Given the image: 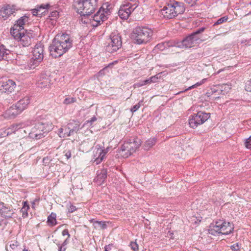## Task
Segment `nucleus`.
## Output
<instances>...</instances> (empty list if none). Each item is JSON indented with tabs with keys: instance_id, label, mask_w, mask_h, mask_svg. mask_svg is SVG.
Segmentation results:
<instances>
[{
	"instance_id": "1",
	"label": "nucleus",
	"mask_w": 251,
	"mask_h": 251,
	"mask_svg": "<svg viewBox=\"0 0 251 251\" xmlns=\"http://www.w3.org/2000/svg\"><path fill=\"white\" fill-rule=\"evenodd\" d=\"M73 43L71 34L66 32L58 33L49 47L50 55L54 58L61 57L73 47Z\"/></svg>"
},
{
	"instance_id": "2",
	"label": "nucleus",
	"mask_w": 251,
	"mask_h": 251,
	"mask_svg": "<svg viewBox=\"0 0 251 251\" xmlns=\"http://www.w3.org/2000/svg\"><path fill=\"white\" fill-rule=\"evenodd\" d=\"M152 30L146 26H137L133 28L131 38L134 43L138 45L146 44L152 38Z\"/></svg>"
},
{
	"instance_id": "3",
	"label": "nucleus",
	"mask_w": 251,
	"mask_h": 251,
	"mask_svg": "<svg viewBox=\"0 0 251 251\" xmlns=\"http://www.w3.org/2000/svg\"><path fill=\"white\" fill-rule=\"evenodd\" d=\"M52 129V125L49 122H38L32 127L28 134L30 138L39 140L44 137Z\"/></svg>"
},
{
	"instance_id": "4",
	"label": "nucleus",
	"mask_w": 251,
	"mask_h": 251,
	"mask_svg": "<svg viewBox=\"0 0 251 251\" xmlns=\"http://www.w3.org/2000/svg\"><path fill=\"white\" fill-rule=\"evenodd\" d=\"M141 144V140L138 137L130 139L121 147L119 153L123 157L127 158L139 148Z\"/></svg>"
},
{
	"instance_id": "5",
	"label": "nucleus",
	"mask_w": 251,
	"mask_h": 251,
	"mask_svg": "<svg viewBox=\"0 0 251 251\" xmlns=\"http://www.w3.org/2000/svg\"><path fill=\"white\" fill-rule=\"evenodd\" d=\"M98 0H74L73 6L76 12L86 11V13L93 14L97 7Z\"/></svg>"
},
{
	"instance_id": "6",
	"label": "nucleus",
	"mask_w": 251,
	"mask_h": 251,
	"mask_svg": "<svg viewBox=\"0 0 251 251\" xmlns=\"http://www.w3.org/2000/svg\"><path fill=\"white\" fill-rule=\"evenodd\" d=\"M33 56L28 61L26 67L29 70L34 69L43 61L44 58L43 47L35 46L33 50Z\"/></svg>"
},
{
	"instance_id": "7",
	"label": "nucleus",
	"mask_w": 251,
	"mask_h": 251,
	"mask_svg": "<svg viewBox=\"0 0 251 251\" xmlns=\"http://www.w3.org/2000/svg\"><path fill=\"white\" fill-rule=\"evenodd\" d=\"M122 45L121 36L117 31L113 32L109 36V42L105 46V50L109 53H114L122 47Z\"/></svg>"
},
{
	"instance_id": "8",
	"label": "nucleus",
	"mask_w": 251,
	"mask_h": 251,
	"mask_svg": "<svg viewBox=\"0 0 251 251\" xmlns=\"http://www.w3.org/2000/svg\"><path fill=\"white\" fill-rule=\"evenodd\" d=\"M210 116L209 113L203 111H199L196 114L192 115L189 120L190 126L194 129L198 126L201 125L206 121Z\"/></svg>"
},
{
	"instance_id": "9",
	"label": "nucleus",
	"mask_w": 251,
	"mask_h": 251,
	"mask_svg": "<svg viewBox=\"0 0 251 251\" xmlns=\"http://www.w3.org/2000/svg\"><path fill=\"white\" fill-rule=\"evenodd\" d=\"M137 6L138 5L136 3L132 4L127 1H124V3L120 7L118 11V15L122 19H127L131 12H133Z\"/></svg>"
},
{
	"instance_id": "10",
	"label": "nucleus",
	"mask_w": 251,
	"mask_h": 251,
	"mask_svg": "<svg viewBox=\"0 0 251 251\" xmlns=\"http://www.w3.org/2000/svg\"><path fill=\"white\" fill-rule=\"evenodd\" d=\"M109 150V148H101L100 145H97L93 151V157L92 160L96 165L100 164L104 159L106 154Z\"/></svg>"
},
{
	"instance_id": "11",
	"label": "nucleus",
	"mask_w": 251,
	"mask_h": 251,
	"mask_svg": "<svg viewBox=\"0 0 251 251\" xmlns=\"http://www.w3.org/2000/svg\"><path fill=\"white\" fill-rule=\"evenodd\" d=\"M16 86L14 80L3 76L0 78V91L1 92L11 93L14 90Z\"/></svg>"
},
{
	"instance_id": "12",
	"label": "nucleus",
	"mask_w": 251,
	"mask_h": 251,
	"mask_svg": "<svg viewBox=\"0 0 251 251\" xmlns=\"http://www.w3.org/2000/svg\"><path fill=\"white\" fill-rule=\"evenodd\" d=\"M30 102V99L28 96H25L18 101L15 105L11 107L12 110H16V112H13L11 114L14 116L21 113L24 110L27 108Z\"/></svg>"
},
{
	"instance_id": "13",
	"label": "nucleus",
	"mask_w": 251,
	"mask_h": 251,
	"mask_svg": "<svg viewBox=\"0 0 251 251\" xmlns=\"http://www.w3.org/2000/svg\"><path fill=\"white\" fill-rule=\"evenodd\" d=\"M201 42L199 38L195 36L192 33L184 38L178 47L181 48H190L197 44Z\"/></svg>"
},
{
	"instance_id": "14",
	"label": "nucleus",
	"mask_w": 251,
	"mask_h": 251,
	"mask_svg": "<svg viewBox=\"0 0 251 251\" xmlns=\"http://www.w3.org/2000/svg\"><path fill=\"white\" fill-rule=\"evenodd\" d=\"M15 213L14 209L11 206L0 201V215L5 219H9L13 217Z\"/></svg>"
},
{
	"instance_id": "15",
	"label": "nucleus",
	"mask_w": 251,
	"mask_h": 251,
	"mask_svg": "<svg viewBox=\"0 0 251 251\" xmlns=\"http://www.w3.org/2000/svg\"><path fill=\"white\" fill-rule=\"evenodd\" d=\"M20 9L15 5L7 4L0 10V17L4 20L7 19L10 15Z\"/></svg>"
},
{
	"instance_id": "16",
	"label": "nucleus",
	"mask_w": 251,
	"mask_h": 251,
	"mask_svg": "<svg viewBox=\"0 0 251 251\" xmlns=\"http://www.w3.org/2000/svg\"><path fill=\"white\" fill-rule=\"evenodd\" d=\"M51 7L49 3L37 5L35 8L31 9V13L34 16L42 17L48 12L49 9Z\"/></svg>"
},
{
	"instance_id": "17",
	"label": "nucleus",
	"mask_w": 251,
	"mask_h": 251,
	"mask_svg": "<svg viewBox=\"0 0 251 251\" xmlns=\"http://www.w3.org/2000/svg\"><path fill=\"white\" fill-rule=\"evenodd\" d=\"M108 17L103 15L100 11L98 10V11L95 14V15L93 17V21L92 22V25L93 27H97L99 25H101V24L106 20H107Z\"/></svg>"
},
{
	"instance_id": "18",
	"label": "nucleus",
	"mask_w": 251,
	"mask_h": 251,
	"mask_svg": "<svg viewBox=\"0 0 251 251\" xmlns=\"http://www.w3.org/2000/svg\"><path fill=\"white\" fill-rule=\"evenodd\" d=\"M97 176L94 178V181L96 182L98 185H101L104 183L105 180L107 177V171L105 169L99 170L97 171Z\"/></svg>"
},
{
	"instance_id": "19",
	"label": "nucleus",
	"mask_w": 251,
	"mask_h": 251,
	"mask_svg": "<svg viewBox=\"0 0 251 251\" xmlns=\"http://www.w3.org/2000/svg\"><path fill=\"white\" fill-rule=\"evenodd\" d=\"M219 223L221 225L220 228L221 231L223 232L222 234L228 235L233 232L234 227L229 222L220 220Z\"/></svg>"
},
{
	"instance_id": "20",
	"label": "nucleus",
	"mask_w": 251,
	"mask_h": 251,
	"mask_svg": "<svg viewBox=\"0 0 251 251\" xmlns=\"http://www.w3.org/2000/svg\"><path fill=\"white\" fill-rule=\"evenodd\" d=\"M173 8L172 4H168L167 6L163 7L160 10V13L165 18L168 19L173 18L175 17V13H174Z\"/></svg>"
},
{
	"instance_id": "21",
	"label": "nucleus",
	"mask_w": 251,
	"mask_h": 251,
	"mask_svg": "<svg viewBox=\"0 0 251 251\" xmlns=\"http://www.w3.org/2000/svg\"><path fill=\"white\" fill-rule=\"evenodd\" d=\"M68 128L72 135L76 133L80 129L82 128L80 122L77 120H71L67 124Z\"/></svg>"
},
{
	"instance_id": "22",
	"label": "nucleus",
	"mask_w": 251,
	"mask_h": 251,
	"mask_svg": "<svg viewBox=\"0 0 251 251\" xmlns=\"http://www.w3.org/2000/svg\"><path fill=\"white\" fill-rule=\"evenodd\" d=\"M219 221H216L214 223L211 224L208 229L209 233L214 236H219L222 234L223 232L221 231Z\"/></svg>"
},
{
	"instance_id": "23",
	"label": "nucleus",
	"mask_w": 251,
	"mask_h": 251,
	"mask_svg": "<svg viewBox=\"0 0 251 251\" xmlns=\"http://www.w3.org/2000/svg\"><path fill=\"white\" fill-rule=\"evenodd\" d=\"M173 6V12L175 13V17L177 16L178 14H181L185 11V7L182 2L176 1L172 4Z\"/></svg>"
},
{
	"instance_id": "24",
	"label": "nucleus",
	"mask_w": 251,
	"mask_h": 251,
	"mask_svg": "<svg viewBox=\"0 0 251 251\" xmlns=\"http://www.w3.org/2000/svg\"><path fill=\"white\" fill-rule=\"evenodd\" d=\"M175 46H176L175 43L173 41H165L157 44L155 47V50L163 51L170 47Z\"/></svg>"
},
{
	"instance_id": "25",
	"label": "nucleus",
	"mask_w": 251,
	"mask_h": 251,
	"mask_svg": "<svg viewBox=\"0 0 251 251\" xmlns=\"http://www.w3.org/2000/svg\"><path fill=\"white\" fill-rule=\"evenodd\" d=\"M28 126V122L21 123L11 126L7 132V135L11 134L12 132L15 133L16 131L25 128L26 126Z\"/></svg>"
},
{
	"instance_id": "26",
	"label": "nucleus",
	"mask_w": 251,
	"mask_h": 251,
	"mask_svg": "<svg viewBox=\"0 0 251 251\" xmlns=\"http://www.w3.org/2000/svg\"><path fill=\"white\" fill-rule=\"evenodd\" d=\"M50 79L47 75H42L38 82V86L41 88H45L50 84Z\"/></svg>"
},
{
	"instance_id": "27",
	"label": "nucleus",
	"mask_w": 251,
	"mask_h": 251,
	"mask_svg": "<svg viewBox=\"0 0 251 251\" xmlns=\"http://www.w3.org/2000/svg\"><path fill=\"white\" fill-rule=\"evenodd\" d=\"M222 90L219 89L217 87H214L213 88H211L210 90H208L206 92V95L207 96V97H212V95L215 94V96L212 97V98L213 100H215L220 98V97L217 95H219L221 94H222Z\"/></svg>"
},
{
	"instance_id": "28",
	"label": "nucleus",
	"mask_w": 251,
	"mask_h": 251,
	"mask_svg": "<svg viewBox=\"0 0 251 251\" xmlns=\"http://www.w3.org/2000/svg\"><path fill=\"white\" fill-rule=\"evenodd\" d=\"M10 50L7 49L3 45L0 46V60H4L8 61L10 59L9 56Z\"/></svg>"
},
{
	"instance_id": "29",
	"label": "nucleus",
	"mask_w": 251,
	"mask_h": 251,
	"mask_svg": "<svg viewBox=\"0 0 251 251\" xmlns=\"http://www.w3.org/2000/svg\"><path fill=\"white\" fill-rule=\"evenodd\" d=\"M58 135L60 138H66L73 135L67 125L58 129Z\"/></svg>"
},
{
	"instance_id": "30",
	"label": "nucleus",
	"mask_w": 251,
	"mask_h": 251,
	"mask_svg": "<svg viewBox=\"0 0 251 251\" xmlns=\"http://www.w3.org/2000/svg\"><path fill=\"white\" fill-rule=\"evenodd\" d=\"M22 30H23L22 29L15 27L13 25L10 29V34L15 40H19V38L24 33V31Z\"/></svg>"
},
{
	"instance_id": "31",
	"label": "nucleus",
	"mask_w": 251,
	"mask_h": 251,
	"mask_svg": "<svg viewBox=\"0 0 251 251\" xmlns=\"http://www.w3.org/2000/svg\"><path fill=\"white\" fill-rule=\"evenodd\" d=\"M20 44L23 47H29L31 43V39L28 35H24V33L19 38V40Z\"/></svg>"
},
{
	"instance_id": "32",
	"label": "nucleus",
	"mask_w": 251,
	"mask_h": 251,
	"mask_svg": "<svg viewBox=\"0 0 251 251\" xmlns=\"http://www.w3.org/2000/svg\"><path fill=\"white\" fill-rule=\"evenodd\" d=\"M28 17L26 15H24L17 20L13 25L15 27H18L24 30V25H25V22L28 21Z\"/></svg>"
},
{
	"instance_id": "33",
	"label": "nucleus",
	"mask_w": 251,
	"mask_h": 251,
	"mask_svg": "<svg viewBox=\"0 0 251 251\" xmlns=\"http://www.w3.org/2000/svg\"><path fill=\"white\" fill-rule=\"evenodd\" d=\"M111 6L108 2L104 3L102 4L101 7L99 9V11L107 17L111 14Z\"/></svg>"
},
{
	"instance_id": "34",
	"label": "nucleus",
	"mask_w": 251,
	"mask_h": 251,
	"mask_svg": "<svg viewBox=\"0 0 251 251\" xmlns=\"http://www.w3.org/2000/svg\"><path fill=\"white\" fill-rule=\"evenodd\" d=\"M78 14H79L80 15V18L79 19L80 22L84 24H88L89 19V17L92 14H88L86 13V11H82V12H80V11H79L78 12H76Z\"/></svg>"
},
{
	"instance_id": "35",
	"label": "nucleus",
	"mask_w": 251,
	"mask_h": 251,
	"mask_svg": "<svg viewBox=\"0 0 251 251\" xmlns=\"http://www.w3.org/2000/svg\"><path fill=\"white\" fill-rule=\"evenodd\" d=\"M56 214L55 213L51 212V214L48 217L47 223L50 226H54L57 224L56 219Z\"/></svg>"
},
{
	"instance_id": "36",
	"label": "nucleus",
	"mask_w": 251,
	"mask_h": 251,
	"mask_svg": "<svg viewBox=\"0 0 251 251\" xmlns=\"http://www.w3.org/2000/svg\"><path fill=\"white\" fill-rule=\"evenodd\" d=\"M156 142V139L155 138H151L147 140L144 145V150L147 151L149 150L155 144Z\"/></svg>"
},
{
	"instance_id": "37",
	"label": "nucleus",
	"mask_w": 251,
	"mask_h": 251,
	"mask_svg": "<svg viewBox=\"0 0 251 251\" xmlns=\"http://www.w3.org/2000/svg\"><path fill=\"white\" fill-rule=\"evenodd\" d=\"M69 241L68 238H66L62 243L59 242L56 243V244L58 247V251H65L67 249V246Z\"/></svg>"
},
{
	"instance_id": "38",
	"label": "nucleus",
	"mask_w": 251,
	"mask_h": 251,
	"mask_svg": "<svg viewBox=\"0 0 251 251\" xmlns=\"http://www.w3.org/2000/svg\"><path fill=\"white\" fill-rule=\"evenodd\" d=\"M69 241L68 238H66L62 243L59 242L56 243V244L58 247V251H65L67 249V246Z\"/></svg>"
},
{
	"instance_id": "39",
	"label": "nucleus",
	"mask_w": 251,
	"mask_h": 251,
	"mask_svg": "<svg viewBox=\"0 0 251 251\" xmlns=\"http://www.w3.org/2000/svg\"><path fill=\"white\" fill-rule=\"evenodd\" d=\"M59 12L57 11H53L50 12L48 20L52 21H56V20L59 18Z\"/></svg>"
},
{
	"instance_id": "40",
	"label": "nucleus",
	"mask_w": 251,
	"mask_h": 251,
	"mask_svg": "<svg viewBox=\"0 0 251 251\" xmlns=\"http://www.w3.org/2000/svg\"><path fill=\"white\" fill-rule=\"evenodd\" d=\"M205 29V27H201L200 28H199L198 29H196L195 31L193 32L192 33L195 36H197L199 38V40L201 42L202 40H201V34L204 31Z\"/></svg>"
},
{
	"instance_id": "41",
	"label": "nucleus",
	"mask_w": 251,
	"mask_h": 251,
	"mask_svg": "<svg viewBox=\"0 0 251 251\" xmlns=\"http://www.w3.org/2000/svg\"><path fill=\"white\" fill-rule=\"evenodd\" d=\"M17 241H15L13 243H11L9 247H6V250L7 251H16L17 246L18 245Z\"/></svg>"
},
{
	"instance_id": "42",
	"label": "nucleus",
	"mask_w": 251,
	"mask_h": 251,
	"mask_svg": "<svg viewBox=\"0 0 251 251\" xmlns=\"http://www.w3.org/2000/svg\"><path fill=\"white\" fill-rule=\"evenodd\" d=\"M97 120V118L95 116H93L90 120L86 121L82 125V127H84L87 126L88 127L92 126L94 122Z\"/></svg>"
},
{
	"instance_id": "43",
	"label": "nucleus",
	"mask_w": 251,
	"mask_h": 251,
	"mask_svg": "<svg viewBox=\"0 0 251 251\" xmlns=\"http://www.w3.org/2000/svg\"><path fill=\"white\" fill-rule=\"evenodd\" d=\"M76 100L75 98L74 97H68L64 99L63 103L65 104H69L71 103H74L76 101Z\"/></svg>"
},
{
	"instance_id": "44",
	"label": "nucleus",
	"mask_w": 251,
	"mask_h": 251,
	"mask_svg": "<svg viewBox=\"0 0 251 251\" xmlns=\"http://www.w3.org/2000/svg\"><path fill=\"white\" fill-rule=\"evenodd\" d=\"M142 103H143V100H141L138 103L133 105L130 109L131 112L133 113L137 111L139 109V108L140 107L141 104Z\"/></svg>"
},
{
	"instance_id": "45",
	"label": "nucleus",
	"mask_w": 251,
	"mask_h": 251,
	"mask_svg": "<svg viewBox=\"0 0 251 251\" xmlns=\"http://www.w3.org/2000/svg\"><path fill=\"white\" fill-rule=\"evenodd\" d=\"M228 20L227 16H224L217 20V21L214 24V25H220L226 22Z\"/></svg>"
},
{
	"instance_id": "46",
	"label": "nucleus",
	"mask_w": 251,
	"mask_h": 251,
	"mask_svg": "<svg viewBox=\"0 0 251 251\" xmlns=\"http://www.w3.org/2000/svg\"><path fill=\"white\" fill-rule=\"evenodd\" d=\"M97 226L100 227L102 229H105L107 227V226L104 221H99L97 222Z\"/></svg>"
},
{
	"instance_id": "47",
	"label": "nucleus",
	"mask_w": 251,
	"mask_h": 251,
	"mask_svg": "<svg viewBox=\"0 0 251 251\" xmlns=\"http://www.w3.org/2000/svg\"><path fill=\"white\" fill-rule=\"evenodd\" d=\"M51 161L52 160L50 159V157H45L43 159V165L45 166H49V167H50V166L49 165V164Z\"/></svg>"
},
{
	"instance_id": "48",
	"label": "nucleus",
	"mask_w": 251,
	"mask_h": 251,
	"mask_svg": "<svg viewBox=\"0 0 251 251\" xmlns=\"http://www.w3.org/2000/svg\"><path fill=\"white\" fill-rule=\"evenodd\" d=\"M67 209L69 213H73L76 210L77 208H76L75 206L70 203L69 205H68Z\"/></svg>"
},
{
	"instance_id": "49",
	"label": "nucleus",
	"mask_w": 251,
	"mask_h": 251,
	"mask_svg": "<svg viewBox=\"0 0 251 251\" xmlns=\"http://www.w3.org/2000/svg\"><path fill=\"white\" fill-rule=\"evenodd\" d=\"M230 249L233 251H240V247L238 243H236L230 246Z\"/></svg>"
},
{
	"instance_id": "50",
	"label": "nucleus",
	"mask_w": 251,
	"mask_h": 251,
	"mask_svg": "<svg viewBox=\"0 0 251 251\" xmlns=\"http://www.w3.org/2000/svg\"><path fill=\"white\" fill-rule=\"evenodd\" d=\"M130 246L133 251H138L139 250L138 245L136 242H131L130 243Z\"/></svg>"
},
{
	"instance_id": "51",
	"label": "nucleus",
	"mask_w": 251,
	"mask_h": 251,
	"mask_svg": "<svg viewBox=\"0 0 251 251\" xmlns=\"http://www.w3.org/2000/svg\"><path fill=\"white\" fill-rule=\"evenodd\" d=\"M29 208L28 204H27L26 209H21V211L22 212V217L24 218H26L28 216L27 210Z\"/></svg>"
},
{
	"instance_id": "52",
	"label": "nucleus",
	"mask_w": 251,
	"mask_h": 251,
	"mask_svg": "<svg viewBox=\"0 0 251 251\" xmlns=\"http://www.w3.org/2000/svg\"><path fill=\"white\" fill-rule=\"evenodd\" d=\"M245 88L247 91L251 92V79L246 83Z\"/></svg>"
},
{
	"instance_id": "53",
	"label": "nucleus",
	"mask_w": 251,
	"mask_h": 251,
	"mask_svg": "<svg viewBox=\"0 0 251 251\" xmlns=\"http://www.w3.org/2000/svg\"><path fill=\"white\" fill-rule=\"evenodd\" d=\"M245 145L247 148H251V135L246 140Z\"/></svg>"
},
{
	"instance_id": "54",
	"label": "nucleus",
	"mask_w": 251,
	"mask_h": 251,
	"mask_svg": "<svg viewBox=\"0 0 251 251\" xmlns=\"http://www.w3.org/2000/svg\"><path fill=\"white\" fill-rule=\"evenodd\" d=\"M62 235L63 236L67 235L68 237L67 238H68V241H69V239L70 238L71 235L69 233L68 230L67 229H65L62 231Z\"/></svg>"
},
{
	"instance_id": "55",
	"label": "nucleus",
	"mask_w": 251,
	"mask_h": 251,
	"mask_svg": "<svg viewBox=\"0 0 251 251\" xmlns=\"http://www.w3.org/2000/svg\"><path fill=\"white\" fill-rule=\"evenodd\" d=\"M184 1L191 6H193L196 4L197 0H184Z\"/></svg>"
},
{
	"instance_id": "56",
	"label": "nucleus",
	"mask_w": 251,
	"mask_h": 251,
	"mask_svg": "<svg viewBox=\"0 0 251 251\" xmlns=\"http://www.w3.org/2000/svg\"><path fill=\"white\" fill-rule=\"evenodd\" d=\"M107 70V67L104 68L103 69L100 70L98 73V76H100L103 75L105 74V71Z\"/></svg>"
},
{
	"instance_id": "57",
	"label": "nucleus",
	"mask_w": 251,
	"mask_h": 251,
	"mask_svg": "<svg viewBox=\"0 0 251 251\" xmlns=\"http://www.w3.org/2000/svg\"><path fill=\"white\" fill-rule=\"evenodd\" d=\"M24 35H28L30 39L32 38L33 35H32V30L27 31V30H24Z\"/></svg>"
},
{
	"instance_id": "58",
	"label": "nucleus",
	"mask_w": 251,
	"mask_h": 251,
	"mask_svg": "<svg viewBox=\"0 0 251 251\" xmlns=\"http://www.w3.org/2000/svg\"><path fill=\"white\" fill-rule=\"evenodd\" d=\"M196 85L195 84H194L190 87H189L188 88L186 89L185 90H184V91H180L179 92H178L176 94H180L181 93H183V92H186V91H187L189 90H191L192 89H193V88H196Z\"/></svg>"
},
{
	"instance_id": "59",
	"label": "nucleus",
	"mask_w": 251,
	"mask_h": 251,
	"mask_svg": "<svg viewBox=\"0 0 251 251\" xmlns=\"http://www.w3.org/2000/svg\"><path fill=\"white\" fill-rule=\"evenodd\" d=\"M206 80H207V78L202 79L200 82H198L196 83V84H195L196 85V87L201 85V84H203Z\"/></svg>"
},
{
	"instance_id": "60",
	"label": "nucleus",
	"mask_w": 251,
	"mask_h": 251,
	"mask_svg": "<svg viewBox=\"0 0 251 251\" xmlns=\"http://www.w3.org/2000/svg\"><path fill=\"white\" fill-rule=\"evenodd\" d=\"M40 201V198H36L32 202V207L34 208V205L36 204V203H38Z\"/></svg>"
},
{
	"instance_id": "61",
	"label": "nucleus",
	"mask_w": 251,
	"mask_h": 251,
	"mask_svg": "<svg viewBox=\"0 0 251 251\" xmlns=\"http://www.w3.org/2000/svg\"><path fill=\"white\" fill-rule=\"evenodd\" d=\"M113 246V244H109L108 245H106L104 247V251H109L111 250V248Z\"/></svg>"
},
{
	"instance_id": "62",
	"label": "nucleus",
	"mask_w": 251,
	"mask_h": 251,
	"mask_svg": "<svg viewBox=\"0 0 251 251\" xmlns=\"http://www.w3.org/2000/svg\"><path fill=\"white\" fill-rule=\"evenodd\" d=\"M144 83V80H143V81H141L139 82L135 83V85L136 86H137V87H142L144 85H145V84Z\"/></svg>"
},
{
	"instance_id": "63",
	"label": "nucleus",
	"mask_w": 251,
	"mask_h": 251,
	"mask_svg": "<svg viewBox=\"0 0 251 251\" xmlns=\"http://www.w3.org/2000/svg\"><path fill=\"white\" fill-rule=\"evenodd\" d=\"M150 80H151V82H156L157 81V80L158 79V77L156 76V75L152 76L150 77Z\"/></svg>"
},
{
	"instance_id": "64",
	"label": "nucleus",
	"mask_w": 251,
	"mask_h": 251,
	"mask_svg": "<svg viewBox=\"0 0 251 251\" xmlns=\"http://www.w3.org/2000/svg\"><path fill=\"white\" fill-rule=\"evenodd\" d=\"M65 156H66V158L67 159H69L71 157V152L70 151H67L65 154Z\"/></svg>"
}]
</instances>
